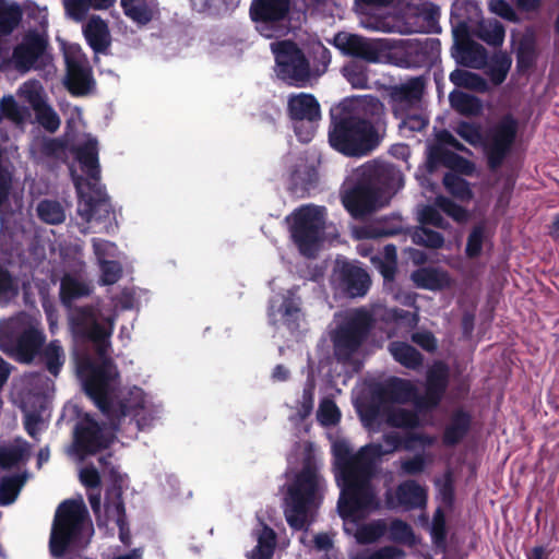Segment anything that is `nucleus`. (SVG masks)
I'll return each mask as SVG.
<instances>
[{
  "instance_id": "obj_30",
  "label": "nucleus",
  "mask_w": 559,
  "mask_h": 559,
  "mask_svg": "<svg viewBox=\"0 0 559 559\" xmlns=\"http://www.w3.org/2000/svg\"><path fill=\"white\" fill-rule=\"evenodd\" d=\"M403 229L401 217L394 215L389 218H381L365 225H354L350 233L356 239H377L381 237L393 236Z\"/></svg>"
},
{
  "instance_id": "obj_19",
  "label": "nucleus",
  "mask_w": 559,
  "mask_h": 559,
  "mask_svg": "<svg viewBox=\"0 0 559 559\" xmlns=\"http://www.w3.org/2000/svg\"><path fill=\"white\" fill-rule=\"evenodd\" d=\"M440 16L439 5L432 2L407 3L401 14L403 26L397 25V21L393 33H400V35H439L442 31Z\"/></svg>"
},
{
  "instance_id": "obj_22",
  "label": "nucleus",
  "mask_w": 559,
  "mask_h": 559,
  "mask_svg": "<svg viewBox=\"0 0 559 559\" xmlns=\"http://www.w3.org/2000/svg\"><path fill=\"white\" fill-rule=\"evenodd\" d=\"M394 0H355L359 24L370 32L393 33L397 16L388 9Z\"/></svg>"
},
{
  "instance_id": "obj_33",
  "label": "nucleus",
  "mask_w": 559,
  "mask_h": 559,
  "mask_svg": "<svg viewBox=\"0 0 559 559\" xmlns=\"http://www.w3.org/2000/svg\"><path fill=\"white\" fill-rule=\"evenodd\" d=\"M286 159L287 162H296L294 169L289 174V189L294 193L305 192L311 189L317 180L316 169L307 165L305 158L301 156L295 157L289 154Z\"/></svg>"
},
{
  "instance_id": "obj_7",
  "label": "nucleus",
  "mask_w": 559,
  "mask_h": 559,
  "mask_svg": "<svg viewBox=\"0 0 559 559\" xmlns=\"http://www.w3.org/2000/svg\"><path fill=\"white\" fill-rule=\"evenodd\" d=\"M276 76L292 86L304 87L323 75L331 62L329 49L317 38L298 44L293 38L270 45Z\"/></svg>"
},
{
  "instance_id": "obj_17",
  "label": "nucleus",
  "mask_w": 559,
  "mask_h": 559,
  "mask_svg": "<svg viewBox=\"0 0 559 559\" xmlns=\"http://www.w3.org/2000/svg\"><path fill=\"white\" fill-rule=\"evenodd\" d=\"M519 128V120L510 114L502 116L487 128L484 134V153L491 169L500 167L511 153Z\"/></svg>"
},
{
  "instance_id": "obj_9",
  "label": "nucleus",
  "mask_w": 559,
  "mask_h": 559,
  "mask_svg": "<svg viewBox=\"0 0 559 559\" xmlns=\"http://www.w3.org/2000/svg\"><path fill=\"white\" fill-rule=\"evenodd\" d=\"M325 490V480L314 459L308 456L302 468L286 483L284 514L294 530H307L314 521Z\"/></svg>"
},
{
  "instance_id": "obj_28",
  "label": "nucleus",
  "mask_w": 559,
  "mask_h": 559,
  "mask_svg": "<svg viewBox=\"0 0 559 559\" xmlns=\"http://www.w3.org/2000/svg\"><path fill=\"white\" fill-rule=\"evenodd\" d=\"M487 50L473 37H454L452 57L456 63L473 68L484 69L487 64Z\"/></svg>"
},
{
  "instance_id": "obj_4",
  "label": "nucleus",
  "mask_w": 559,
  "mask_h": 559,
  "mask_svg": "<svg viewBox=\"0 0 559 559\" xmlns=\"http://www.w3.org/2000/svg\"><path fill=\"white\" fill-rule=\"evenodd\" d=\"M403 186V175L395 166L368 162L354 169L343 182L341 201L352 217L359 219L386 205Z\"/></svg>"
},
{
  "instance_id": "obj_25",
  "label": "nucleus",
  "mask_w": 559,
  "mask_h": 559,
  "mask_svg": "<svg viewBox=\"0 0 559 559\" xmlns=\"http://www.w3.org/2000/svg\"><path fill=\"white\" fill-rule=\"evenodd\" d=\"M55 391V382L44 372L25 373L20 381L21 403L45 408Z\"/></svg>"
},
{
  "instance_id": "obj_20",
  "label": "nucleus",
  "mask_w": 559,
  "mask_h": 559,
  "mask_svg": "<svg viewBox=\"0 0 559 559\" xmlns=\"http://www.w3.org/2000/svg\"><path fill=\"white\" fill-rule=\"evenodd\" d=\"M331 285L340 296L359 298L368 293L371 278L360 262L337 258L331 275Z\"/></svg>"
},
{
  "instance_id": "obj_46",
  "label": "nucleus",
  "mask_w": 559,
  "mask_h": 559,
  "mask_svg": "<svg viewBox=\"0 0 559 559\" xmlns=\"http://www.w3.org/2000/svg\"><path fill=\"white\" fill-rule=\"evenodd\" d=\"M449 100L453 109L463 115H477L481 111L480 100L462 91H452L449 95Z\"/></svg>"
},
{
  "instance_id": "obj_58",
  "label": "nucleus",
  "mask_w": 559,
  "mask_h": 559,
  "mask_svg": "<svg viewBox=\"0 0 559 559\" xmlns=\"http://www.w3.org/2000/svg\"><path fill=\"white\" fill-rule=\"evenodd\" d=\"M34 112L36 121L46 131L53 133L59 129L61 124L60 117L48 103H45L40 107L36 108Z\"/></svg>"
},
{
  "instance_id": "obj_45",
  "label": "nucleus",
  "mask_w": 559,
  "mask_h": 559,
  "mask_svg": "<svg viewBox=\"0 0 559 559\" xmlns=\"http://www.w3.org/2000/svg\"><path fill=\"white\" fill-rule=\"evenodd\" d=\"M0 221V263L8 264L12 262L14 257L21 254L20 235L10 234L4 227L3 217H1Z\"/></svg>"
},
{
  "instance_id": "obj_29",
  "label": "nucleus",
  "mask_w": 559,
  "mask_h": 559,
  "mask_svg": "<svg viewBox=\"0 0 559 559\" xmlns=\"http://www.w3.org/2000/svg\"><path fill=\"white\" fill-rule=\"evenodd\" d=\"M123 14L139 28L145 27L160 16L158 0H120Z\"/></svg>"
},
{
  "instance_id": "obj_10",
  "label": "nucleus",
  "mask_w": 559,
  "mask_h": 559,
  "mask_svg": "<svg viewBox=\"0 0 559 559\" xmlns=\"http://www.w3.org/2000/svg\"><path fill=\"white\" fill-rule=\"evenodd\" d=\"M382 439L383 444L369 443L356 453L347 440H335L332 443L335 476L371 484V477L381 457L404 448L405 443V438L395 431L385 432Z\"/></svg>"
},
{
  "instance_id": "obj_47",
  "label": "nucleus",
  "mask_w": 559,
  "mask_h": 559,
  "mask_svg": "<svg viewBox=\"0 0 559 559\" xmlns=\"http://www.w3.org/2000/svg\"><path fill=\"white\" fill-rule=\"evenodd\" d=\"M38 217L46 224L58 225L64 222L66 211L63 205L55 200H43L37 204Z\"/></svg>"
},
{
  "instance_id": "obj_48",
  "label": "nucleus",
  "mask_w": 559,
  "mask_h": 559,
  "mask_svg": "<svg viewBox=\"0 0 559 559\" xmlns=\"http://www.w3.org/2000/svg\"><path fill=\"white\" fill-rule=\"evenodd\" d=\"M490 235L484 223H480L473 227L471 230L465 253L468 258L474 259L480 255L483 248L489 242Z\"/></svg>"
},
{
  "instance_id": "obj_27",
  "label": "nucleus",
  "mask_w": 559,
  "mask_h": 559,
  "mask_svg": "<svg viewBox=\"0 0 559 559\" xmlns=\"http://www.w3.org/2000/svg\"><path fill=\"white\" fill-rule=\"evenodd\" d=\"M31 120L28 108L20 106L13 96H4L0 107V133L4 140L16 138L23 133L24 127Z\"/></svg>"
},
{
  "instance_id": "obj_51",
  "label": "nucleus",
  "mask_w": 559,
  "mask_h": 559,
  "mask_svg": "<svg viewBox=\"0 0 559 559\" xmlns=\"http://www.w3.org/2000/svg\"><path fill=\"white\" fill-rule=\"evenodd\" d=\"M419 414L417 411L393 408L386 414L385 420L391 427L413 429L420 426Z\"/></svg>"
},
{
  "instance_id": "obj_49",
  "label": "nucleus",
  "mask_w": 559,
  "mask_h": 559,
  "mask_svg": "<svg viewBox=\"0 0 559 559\" xmlns=\"http://www.w3.org/2000/svg\"><path fill=\"white\" fill-rule=\"evenodd\" d=\"M25 484L23 475H9L0 480V504L8 506L15 501Z\"/></svg>"
},
{
  "instance_id": "obj_24",
  "label": "nucleus",
  "mask_w": 559,
  "mask_h": 559,
  "mask_svg": "<svg viewBox=\"0 0 559 559\" xmlns=\"http://www.w3.org/2000/svg\"><path fill=\"white\" fill-rule=\"evenodd\" d=\"M424 90L425 81L420 76L391 86L388 95L394 117L405 116L408 111L420 109Z\"/></svg>"
},
{
  "instance_id": "obj_56",
  "label": "nucleus",
  "mask_w": 559,
  "mask_h": 559,
  "mask_svg": "<svg viewBox=\"0 0 559 559\" xmlns=\"http://www.w3.org/2000/svg\"><path fill=\"white\" fill-rule=\"evenodd\" d=\"M443 185L449 193L455 198L461 200H469L473 197L468 182L456 174H445L443 177Z\"/></svg>"
},
{
  "instance_id": "obj_18",
  "label": "nucleus",
  "mask_w": 559,
  "mask_h": 559,
  "mask_svg": "<svg viewBox=\"0 0 559 559\" xmlns=\"http://www.w3.org/2000/svg\"><path fill=\"white\" fill-rule=\"evenodd\" d=\"M67 66V73L63 79L68 91L76 96L88 94L95 86L92 67L76 44H70L58 37Z\"/></svg>"
},
{
  "instance_id": "obj_2",
  "label": "nucleus",
  "mask_w": 559,
  "mask_h": 559,
  "mask_svg": "<svg viewBox=\"0 0 559 559\" xmlns=\"http://www.w3.org/2000/svg\"><path fill=\"white\" fill-rule=\"evenodd\" d=\"M330 115L329 143L336 152L348 157H361L379 145L384 105L378 97H347L332 107Z\"/></svg>"
},
{
  "instance_id": "obj_43",
  "label": "nucleus",
  "mask_w": 559,
  "mask_h": 559,
  "mask_svg": "<svg viewBox=\"0 0 559 559\" xmlns=\"http://www.w3.org/2000/svg\"><path fill=\"white\" fill-rule=\"evenodd\" d=\"M29 152L35 158L45 156L60 158L66 152V144L59 139L39 136L32 141Z\"/></svg>"
},
{
  "instance_id": "obj_62",
  "label": "nucleus",
  "mask_w": 559,
  "mask_h": 559,
  "mask_svg": "<svg viewBox=\"0 0 559 559\" xmlns=\"http://www.w3.org/2000/svg\"><path fill=\"white\" fill-rule=\"evenodd\" d=\"M317 418L322 426H334L341 419V412L332 400L325 397L319 404Z\"/></svg>"
},
{
  "instance_id": "obj_1",
  "label": "nucleus",
  "mask_w": 559,
  "mask_h": 559,
  "mask_svg": "<svg viewBox=\"0 0 559 559\" xmlns=\"http://www.w3.org/2000/svg\"><path fill=\"white\" fill-rule=\"evenodd\" d=\"M92 292L93 285L87 278L83 259H66L60 299L68 310L69 331L75 347L91 346L97 356L80 354L75 348L76 374L86 395L109 421V426L99 425L88 414L79 419L73 443L68 448L69 456L78 462L108 448L126 419L134 423L138 430H148L164 415L163 404L155 395L138 385H121L119 370L110 358L116 310L100 299L83 305L72 304Z\"/></svg>"
},
{
  "instance_id": "obj_26",
  "label": "nucleus",
  "mask_w": 559,
  "mask_h": 559,
  "mask_svg": "<svg viewBox=\"0 0 559 559\" xmlns=\"http://www.w3.org/2000/svg\"><path fill=\"white\" fill-rule=\"evenodd\" d=\"M427 499V489L416 480H405L395 490L390 489L385 492V503L391 510L402 509L403 511H411L425 509Z\"/></svg>"
},
{
  "instance_id": "obj_61",
  "label": "nucleus",
  "mask_w": 559,
  "mask_h": 559,
  "mask_svg": "<svg viewBox=\"0 0 559 559\" xmlns=\"http://www.w3.org/2000/svg\"><path fill=\"white\" fill-rule=\"evenodd\" d=\"M395 118L400 119L399 128L404 134H406V132H419L428 124V119L420 109L416 111H408L405 116Z\"/></svg>"
},
{
  "instance_id": "obj_21",
  "label": "nucleus",
  "mask_w": 559,
  "mask_h": 559,
  "mask_svg": "<svg viewBox=\"0 0 559 559\" xmlns=\"http://www.w3.org/2000/svg\"><path fill=\"white\" fill-rule=\"evenodd\" d=\"M274 295L270 298L267 317L272 325L280 323L286 325L289 330L298 328V322L302 317L301 299L298 292V286L281 287L277 280L270 282Z\"/></svg>"
},
{
  "instance_id": "obj_44",
  "label": "nucleus",
  "mask_w": 559,
  "mask_h": 559,
  "mask_svg": "<svg viewBox=\"0 0 559 559\" xmlns=\"http://www.w3.org/2000/svg\"><path fill=\"white\" fill-rule=\"evenodd\" d=\"M40 358L47 370L56 378L66 362L64 349L58 340L48 343L40 352Z\"/></svg>"
},
{
  "instance_id": "obj_63",
  "label": "nucleus",
  "mask_w": 559,
  "mask_h": 559,
  "mask_svg": "<svg viewBox=\"0 0 559 559\" xmlns=\"http://www.w3.org/2000/svg\"><path fill=\"white\" fill-rule=\"evenodd\" d=\"M97 265L99 269L98 283L102 286L114 285L122 276V265L117 259Z\"/></svg>"
},
{
  "instance_id": "obj_60",
  "label": "nucleus",
  "mask_w": 559,
  "mask_h": 559,
  "mask_svg": "<svg viewBox=\"0 0 559 559\" xmlns=\"http://www.w3.org/2000/svg\"><path fill=\"white\" fill-rule=\"evenodd\" d=\"M92 247L93 252L96 258L97 264L116 260L120 255V251L116 243L100 239V238H93L92 239Z\"/></svg>"
},
{
  "instance_id": "obj_3",
  "label": "nucleus",
  "mask_w": 559,
  "mask_h": 559,
  "mask_svg": "<svg viewBox=\"0 0 559 559\" xmlns=\"http://www.w3.org/2000/svg\"><path fill=\"white\" fill-rule=\"evenodd\" d=\"M378 320L386 324H395L399 329L408 332L417 326L419 318L417 311L388 308L380 304L370 309L356 308L336 312L329 330L334 358L356 369L362 354V346Z\"/></svg>"
},
{
  "instance_id": "obj_64",
  "label": "nucleus",
  "mask_w": 559,
  "mask_h": 559,
  "mask_svg": "<svg viewBox=\"0 0 559 559\" xmlns=\"http://www.w3.org/2000/svg\"><path fill=\"white\" fill-rule=\"evenodd\" d=\"M405 551L395 546H384L356 555L353 559H404Z\"/></svg>"
},
{
  "instance_id": "obj_42",
  "label": "nucleus",
  "mask_w": 559,
  "mask_h": 559,
  "mask_svg": "<svg viewBox=\"0 0 559 559\" xmlns=\"http://www.w3.org/2000/svg\"><path fill=\"white\" fill-rule=\"evenodd\" d=\"M511 64V57L507 52L498 51L490 58L487 57V64L484 69H486V74L489 76L490 81L499 85L506 80Z\"/></svg>"
},
{
  "instance_id": "obj_12",
  "label": "nucleus",
  "mask_w": 559,
  "mask_h": 559,
  "mask_svg": "<svg viewBox=\"0 0 559 559\" xmlns=\"http://www.w3.org/2000/svg\"><path fill=\"white\" fill-rule=\"evenodd\" d=\"M289 0H252L250 5L251 20L257 28L275 31L280 35H317L308 25H312L316 15L308 16L305 11L290 10Z\"/></svg>"
},
{
  "instance_id": "obj_41",
  "label": "nucleus",
  "mask_w": 559,
  "mask_h": 559,
  "mask_svg": "<svg viewBox=\"0 0 559 559\" xmlns=\"http://www.w3.org/2000/svg\"><path fill=\"white\" fill-rule=\"evenodd\" d=\"M388 349L394 360L405 368L416 370L423 365V355L408 343L394 341L389 344Z\"/></svg>"
},
{
  "instance_id": "obj_16",
  "label": "nucleus",
  "mask_w": 559,
  "mask_h": 559,
  "mask_svg": "<svg viewBox=\"0 0 559 559\" xmlns=\"http://www.w3.org/2000/svg\"><path fill=\"white\" fill-rule=\"evenodd\" d=\"M326 209L307 204L296 209L287 218L294 243L300 253L312 258L319 251L323 241Z\"/></svg>"
},
{
  "instance_id": "obj_55",
  "label": "nucleus",
  "mask_w": 559,
  "mask_h": 559,
  "mask_svg": "<svg viewBox=\"0 0 559 559\" xmlns=\"http://www.w3.org/2000/svg\"><path fill=\"white\" fill-rule=\"evenodd\" d=\"M19 280L0 265V306H7L19 294Z\"/></svg>"
},
{
  "instance_id": "obj_36",
  "label": "nucleus",
  "mask_w": 559,
  "mask_h": 559,
  "mask_svg": "<svg viewBox=\"0 0 559 559\" xmlns=\"http://www.w3.org/2000/svg\"><path fill=\"white\" fill-rule=\"evenodd\" d=\"M24 419L23 425L27 435L35 441L39 440V436L48 428L49 414L48 405L45 408L38 406L21 405Z\"/></svg>"
},
{
  "instance_id": "obj_39",
  "label": "nucleus",
  "mask_w": 559,
  "mask_h": 559,
  "mask_svg": "<svg viewBox=\"0 0 559 559\" xmlns=\"http://www.w3.org/2000/svg\"><path fill=\"white\" fill-rule=\"evenodd\" d=\"M23 21L22 5L14 0H0V35H12Z\"/></svg>"
},
{
  "instance_id": "obj_8",
  "label": "nucleus",
  "mask_w": 559,
  "mask_h": 559,
  "mask_svg": "<svg viewBox=\"0 0 559 559\" xmlns=\"http://www.w3.org/2000/svg\"><path fill=\"white\" fill-rule=\"evenodd\" d=\"M341 495L337 511L343 520L344 532L354 536L358 544L378 542L388 531L385 520H374L366 524L359 521L369 512L380 508V501L371 484L335 476Z\"/></svg>"
},
{
  "instance_id": "obj_32",
  "label": "nucleus",
  "mask_w": 559,
  "mask_h": 559,
  "mask_svg": "<svg viewBox=\"0 0 559 559\" xmlns=\"http://www.w3.org/2000/svg\"><path fill=\"white\" fill-rule=\"evenodd\" d=\"M289 117L293 122L321 119L320 105L316 97L308 93L292 94L287 102Z\"/></svg>"
},
{
  "instance_id": "obj_6",
  "label": "nucleus",
  "mask_w": 559,
  "mask_h": 559,
  "mask_svg": "<svg viewBox=\"0 0 559 559\" xmlns=\"http://www.w3.org/2000/svg\"><path fill=\"white\" fill-rule=\"evenodd\" d=\"M83 176L72 173L74 186L79 194L78 215L86 224H103L106 231L111 227L114 211L105 187L100 183V167L98 162V143L96 138L86 136L84 143L75 148Z\"/></svg>"
},
{
  "instance_id": "obj_50",
  "label": "nucleus",
  "mask_w": 559,
  "mask_h": 559,
  "mask_svg": "<svg viewBox=\"0 0 559 559\" xmlns=\"http://www.w3.org/2000/svg\"><path fill=\"white\" fill-rule=\"evenodd\" d=\"M314 374L312 366L308 365V376L307 381L305 383L301 399L297 402V415L300 419H305L308 417L313 409L314 402Z\"/></svg>"
},
{
  "instance_id": "obj_34",
  "label": "nucleus",
  "mask_w": 559,
  "mask_h": 559,
  "mask_svg": "<svg viewBox=\"0 0 559 559\" xmlns=\"http://www.w3.org/2000/svg\"><path fill=\"white\" fill-rule=\"evenodd\" d=\"M411 278L418 288L429 290H441L451 284V277L447 271L432 266L414 271Z\"/></svg>"
},
{
  "instance_id": "obj_52",
  "label": "nucleus",
  "mask_w": 559,
  "mask_h": 559,
  "mask_svg": "<svg viewBox=\"0 0 559 559\" xmlns=\"http://www.w3.org/2000/svg\"><path fill=\"white\" fill-rule=\"evenodd\" d=\"M192 8L210 15H221L234 8L239 0H190Z\"/></svg>"
},
{
  "instance_id": "obj_23",
  "label": "nucleus",
  "mask_w": 559,
  "mask_h": 559,
  "mask_svg": "<svg viewBox=\"0 0 559 559\" xmlns=\"http://www.w3.org/2000/svg\"><path fill=\"white\" fill-rule=\"evenodd\" d=\"M449 368L441 361H436L428 369L425 383V393L416 399L418 413L431 412L441 403L449 385Z\"/></svg>"
},
{
  "instance_id": "obj_31",
  "label": "nucleus",
  "mask_w": 559,
  "mask_h": 559,
  "mask_svg": "<svg viewBox=\"0 0 559 559\" xmlns=\"http://www.w3.org/2000/svg\"><path fill=\"white\" fill-rule=\"evenodd\" d=\"M251 537L255 540V546L251 550L252 559H272L277 543L276 533L258 514L255 524L251 530Z\"/></svg>"
},
{
  "instance_id": "obj_57",
  "label": "nucleus",
  "mask_w": 559,
  "mask_h": 559,
  "mask_svg": "<svg viewBox=\"0 0 559 559\" xmlns=\"http://www.w3.org/2000/svg\"><path fill=\"white\" fill-rule=\"evenodd\" d=\"M535 37H521L518 47V68L520 70H527L533 66L536 59V45Z\"/></svg>"
},
{
  "instance_id": "obj_5",
  "label": "nucleus",
  "mask_w": 559,
  "mask_h": 559,
  "mask_svg": "<svg viewBox=\"0 0 559 559\" xmlns=\"http://www.w3.org/2000/svg\"><path fill=\"white\" fill-rule=\"evenodd\" d=\"M328 43L345 56L369 62H396L404 68L431 67L440 52V41L436 37L401 40L400 46L382 37H331Z\"/></svg>"
},
{
  "instance_id": "obj_11",
  "label": "nucleus",
  "mask_w": 559,
  "mask_h": 559,
  "mask_svg": "<svg viewBox=\"0 0 559 559\" xmlns=\"http://www.w3.org/2000/svg\"><path fill=\"white\" fill-rule=\"evenodd\" d=\"M93 535V525L82 500H66L59 504L49 538L50 554L61 558L68 550L86 546Z\"/></svg>"
},
{
  "instance_id": "obj_14",
  "label": "nucleus",
  "mask_w": 559,
  "mask_h": 559,
  "mask_svg": "<svg viewBox=\"0 0 559 559\" xmlns=\"http://www.w3.org/2000/svg\"><path fill=\"white\" fill-rule=\"evenodd\" d=\"M44 342L39 322L27 313L21 312L0 321V349L17 361H33Z\"/></svg>"
},
{
  "instance_id": "obj_40",
  "label": "nucleus",
  "mask_w": 559,
  "mask_h": 559,
  "mask_svg": "<svg viewBox=\"0 0 559 559\" xmlns=\"http://www.w3.org/2000/svg\"><path fill=\"white\" fill-rule=\"evenodd\" d=\"M386 394L392 401L399 404L411 402L416 409V399L419 397V392L411 380L393 378L386 384Z\"/></svg>"
},
{
  "instance_id": "obj_59",
  "label": "nucleus",
  "mask_w": 559,
  "mask_h": 559,
  "mask_svg": "<svg viewBox=\"0 0 559 559\" xmlns=\"http://www.w3.org/2000/svg\"><path fill=\"white\" fill-rule=\"evenodd\" d=\"M412 240L416 245L432 249H439L444 243V238L440 233L431 230L425 226L414 229L412 233Z\"/></svg>"
},
{
  "instance_id": "obj_35",
  "label": "nucleus",
  "mask_w": 559,
  "mask_h": 559,
  "mask_svg": "<svg viewBox=\"0 0 559 559\" xmlns=\"http://www.w3.org/2000/svg\"><path fill=\"white\" fill-rule=\"evenodd\" d=\"M472 423L469 413L462 408L455 409L443 431V443L445 445H455L467 435Z\"/></svg>"
},
{
  "instance_id": "obj_37",
  "label": "nucleus",
  "mask_w": 559,
  "mask_h": 559,
  "mask_svg": "<svg viewBox=\"0 0 559 559\" xmlns=\"http://www.w3.org/2000/svg\"><path fill=\"white\" fill-rule=\"evenodd\" d=\"M31 455V445L22 438H16L12 442L0 445V466L10 468L24 463Z\"/></svg>"
},
{
  "instance_id": "obj_38",
  "label": "nucleus",
  "mask_w": 559,
  "mask_h": 559,
  "mask_svg": "<svg viewBox=\"0 0 559 559\" xmlns=\"http://www.w3.org/2000/svg\"><path fill=\"white\" fill-rule=\"evenodd\" d=\"M23 16L27 31L24 35H47L48 32V11L46 7H38L32 1H26L22 5Z\"/></svg>"
},
{
  "instance_id": "obj_53",
  "label": "nucleus",
  "mask_w": 559,
  "mask_h": 559,
  "mask_svg": "<svg viewBox=\"0 0 559 559\" xmlns=\"http://www.w3.org/2000/svg\"><path fill=\"white\" fill-rule=\"evenodd\" d=\"M20 96L29 104L33 110L47 103L45 91L37 81H27L19 88Z\"/></svg>"
},
{
  "instance_id": "obj_54",
  "label": "nucleus",
  "mask_w": 559,
  "mask_h": 559,
  "mask_svg": "<svg viewBox=\"0 0 559 559\" xmlns=\"http://www.w3.org/2000/svg\"><path fill=\"white\" fill-rule=\"evenodd\" d=\"M388 531L389 537L392 542L402 543L408 546H414L417 543L412 526L402 520H393L390 523Z\"/></svg>"
},
{
  "instance_id": "obj_13",
  "label": "nucleus",
  "mask_w": 559,
  "mask_h": 559,
  "mask_svg": "<svg viewBox=\"0 0 559 559\" xmlns=\"http://www.w3.org/2000/svg\"><path fill=\"white\" fill-rule=\"evenodd\" d=\"M81 483L88 489L87 498L95 514L99 528L118 527L119 538L124 545L130 544V532L126 521L122 492L120 488L112 487L106 493L105 504L100 500V477L94 466H84L79 473Z\"/></svg>"
},
{
  "instance_id": "obj_15",
  "label": "nucleus",
  "mask_w": 559,
  "mask_h": 559,
  "mask_svg": "<svg viewBox=\"0 0 559 559\" xmlns=\"http://www.w3.org/2000/svg\"><path fill=\"white\" fill-rule=\"evenodd\" d=\"M23 38L21 44L13 46L9 37H0V69L12 68L21 73L37 70L46 78L52 75L56 69L47 37Z\"/></svg>"
}]
</instances>
